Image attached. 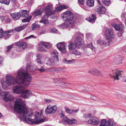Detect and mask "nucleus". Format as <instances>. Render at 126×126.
Here are the masks:
<instances>
[{
  "label": "nucleus",
  "instance_id": "25",
  "mask_svg": "<svg viewBox=\"0 0 126 126\" xmlns=\"http://www.w3.org/2000/svg\"><path fill=\"white\" fill-rule=\"evenodd\" d=\"M63 62L64 63L71 64L74 63L75 61L74 60H67L66 59L64 58L63 60Z\"/></svg>",
  "mask_w": 126,
  "mask_h": 126
},
{
  "label": "nucleus",
  "instance_id": "11",
  "mask_svg": "<svg viewBox=\"0 0 126 126\" xmlns=\"http://www.w3.org/2000/svg\"><path fill=\"white\" fill-rule=\"evenodd\" d=\"M9 94L8 92L6 91L4 92L1 90L0 91V98H3V99L6 102H8L10 100L9 97L8 96Z\"/></svg>",
  "mask_w": 126,
  "mask_h": 126
},
{
  "label": "nucleus",
  "instance_id": "21",
  "mask_svg": "<svg viewBox=\"0 0 126 126\" xmlns=\"http://www.w3.org/2000/svg\"><path fill=\"white\" fill-rule=\"evenodd\" d=\"M16 45L21 49H24L26 47V43L24 42H18L16 43Z\"/></svg>",
  "mask_w": 126,
  "mask_h": 126
},
{
  "label": "nucleus",
  "instance_id": "15",
  "mask_svg": "<svg viewBox=\"0 0 126 126\" xmlns=\"http://www.w3.org/2000/svg\"><path fill=\"white\" fill-rule=\"evenodd\" d=\"M21 96L24 98H29L30 96H31L32 94V93L29 90H26L22 92Z\"/></svg>",
  "mask_w": 126,
  "mask_h": 126
},
{
  "label": "nucleus",
  "instance_id": "30",
  "mask_svg": "<svg viewBox=\"0 0 126 126\" xmlns=\"http://www.w3.org/2000/svg\"><path fill=\"white\" fill-rule=\"evenodd\" d=\"M94 1L93 0H88L86 1V4L90 7H91L93 6Z\"/></svg>",
  "mask_w": 126,
  "mask_h": 126
},
{
  "label": "nucleus",
  "instance_id": "24",
  "mask_svg": "<svg viewBox=\"0 0 126 126\" xmlns=\"http://www.w3.org/2000/svg\"><path fill=\"white\" fill-rule=\"evenodd\" d=\"M76 44L74 43H70L68 46L69 50H71L74 49H75L77 46Z\"/></svg>",
  "mask_w": 126,
  "mask_h": 126
},
{
  "label": "nucleus",
  "instance_id": "18",
  "mask_svg": "<svg viewBox=\"0 0 126 126\" xmlns=\"http://www.w3.org/2000/svg\"><path fill=\"white\" fill-rule=\"evenodd\" d=\"M10 16L14 20L18 19L21 16L20 13L19 12H15L11 14Z\"/></svg>",
  "mask_w": 126,
  "mask_h": 126
},
{
  "label": "nucleus",
  "instance_id": "34",
  "mask_svg": "<svg viewBox=\"0 0 126 126\" xmlns=\"http://www.w3.org/2000/svg\"><path fill=\"white\" fill-rule=\"evenodd\" d=\"M72 53L73 54L76 55H80L81 54V53L80 52L76 49L72 51Z\"/></svg>",
  "mask_w": 126,
  "mask_h": 126
},
{
  "label": "nucleus",
  "instance_id": "58",
  "mask_svg": "<svg viewBox=\"0 0 126 126\" xmlns=\"http://www.w3.org/2000/svg\"><path fill=\"white\" fill-rule=\"evenodd\" d=\"M35 37L33 35H32L29 36V37H25V39H29L31 38H33Z\"/></svg>",
  "mask_w": 126,
  "mask_h": 126
},
{
  "label": "nucleus",
  "instance_id": "10",
  "mask_svg": "<svg viewBox=\"0 0 126 126\" xmlns=\"http://www.w3.org/2000/svg\"><path fill=\"white\" fill-rule=\"evenodd\" d=\"M77 121L75 119H70L67 117H65L63 119L62 122L64 125L66 124H76Z\"/></svg>",
  "mask_w": 126,
  "mask_h": 126
},
{
  "label": "nucleus",
  "instance_id": "57",
  "mask_svg": "<svg viewBox=\"0 0 126 126\" xmlns=\"http://www.w3.org/2000/svg\"><path fill=\"white\" fill-rule=\"evenodd\" d=\"M65 71V69L63 68H59L58 69V72H59L60 71L61 72H64Z\"/></svg>",
  "mask_w": 126,
  "mask_h": 126
},
{
  "label": "nucleus",
  "instance_id": "32",
  "mask_svg": "<svg viewBox=\"0 0 126 126\" xmlns=\"http://www.w3.org/2000/svg\"><path fill=\"white\" fill-rule=\"evenodd\" d=\"M32 29L33 30H34L37 28H40V26L39 25L34 23L32 25Z\"/></svg>",
  "mask_w": 126,
  "mask_h": 126
},
{
  "label": "nucleus",
  "instance_id": "64",
  "mask_svg": "<svg viewBox=\"0 0 126 126\" xmlns=\"http://www.w3.org/2000/svg\"><path fill=\"white\" fill-rule=\"evenodd\" d=\"M45 101L46 102H51V100H49L48 99H45Z\"/></svg>",
  "mask_w": 126,
  "mask_h": 126
},
{
  "label": "nucleus",
  "instance_id": "36",
  "mask_svg": "<svg viewBox=\"0 0 126 126\" xmlns=\"http://www.w3.org/2000/svg\"><path fill=\"white\" fill-rule=\"evenodd\" d=\"M95 42L97 44H99L100 45H102L104 44L105 42L104 41H102L101 40H99L97 41H96Z\"/></svg>",
  "mask_w": 126,
  "mask_h": 126
},
{
  "label": "nucleus",
  "instance_id": "53",
  "mask_svg": "<svg viewBox=\"0 0 126 126\" xmlns=\"http://www.w3.org/2000/svg\"><path fill=\"white\" fill-rule=\"evenodd\" d=\"M110 122L111 123V126H116V125L114 122H112V121H110Z\"/></svg>",
  "mask_w": 126,
  "mask_h": 126
},
{
  "label": "nucleus",
  "instance_id": "9",
  "mask_svg": "<svg viewBox=\"0 0 126 126\" xmlns=\"http://www.w3.org/2000/svg\"><path fill=\"white\" fill-rule=\"evenodd\" d=\"M66 44L65 43L61 42L58 43L57 47L58 49L63 53H66L67 51L65 48Z\"/></svg>",
  "mask_w": 126,
  "mask_h": 126
},
{
  "label": "nucleus",
  "instance_id": "60",
  "mask_svg": "<svg viewBox=\"0 0 126 126\" xmlns=\"http://www.w3.org/2000/svg\"><path fill=\"white\" fill-rule=\"evenodd\" d=\"M61 7L62 10L63 9H65L67 8L66 6L64 5H61Z\"/></svg>",
  "mask_w": 126,
  "mask_h": 126
},
{
  "label": "nucleus",
  "instance_id": "13",
  "mask_svg": "<svg viewBox=\"0 0 126 126\" xmlns=\"http://www.w3.org/2000/svg\"><path fill=\"white\" fill-rule=\"evenodd\" d=\"M112 26L116 31H123L124 28V26L122 24H117L116 23H113L112 24Z\"/></svg>",
  "mask_w": 126,
  "mask_h": 126
},
{
  "label": "nucleus",
  "instance_id": "12",
  "mask_svg": "<svg viewBox=\"0 0 126 126\" xmlns=\"http://www.w3.org/2000/svg\"><path fill=\"white\" fill-rule=\"evenodd\" d=\"M24 87L22 85L16 86L13 88V92L14 93L19 94L22 93L24 89Z\"/></svg>",
  "mask_w": 126,
  "mask_h": 126
},
{
  "label": "nucleus",
  "instance_id": "33",
  "mask_svg": "<svg viewBox=\"0 0 126 126\" xmlns=\"http://www.w3.org/2000/svg\"><path fill=\"white\" fill-rule=\"evenodd\" d=\"M102 2L107 6H108L110 4V0H101Z\"/></svg>",
  "mask_w": 126,
  "mask_h": 126
},
{
  "label": "nucleus",
  "instance_id": "50",
  "mask_svg": "<svg viewBox=\"0 0 126 126\" xmlns=\"http://www.w3.org/2000/svg\"><path fill=\"white\" fill-rule=\"evenodd\" d=\"M12 47L13 46L12 45H10V46H8L7 47V50H6V51L7 52H8L9 50L12 48Z\"/></svg>",
  "mask_w": 126,
  "mask_h": 126
},
{
  "label": "nucleus",
  "instance_id": "49",
  "mask_svg": "<svg viewBox=\"0 0 126 126\" xmlns=\"http://www.w3.org/2000/svg\"><path fill=\"white\" fill-rule=\"evenodd\" d=\"M50 30L52 32L54 33H56L57 30L56 28L54 27L51 28Z\"/></svg>",
  "mask_w": 126,
  "mask_h": 126
},
{
  "label": "nucleus",
  "instance_id": "38",
  "mask_svg": "<svg viewBox=\"0 0 126 126\" xmlns=\"http://www.w3.org/2000/svg\"><path fill=\"white\" fill-rule=\"evenodd\" d=\"M65 109L66 112L67 113L70 114H71L73 113V111L71 109L68 108L67 107H65Z\"/></svg>",
  "mask_w": 126,
  "mask_h": 126
},
{
  "label": "nucleus",
  "instance_id": "16",
  "mask_svg": "<svg viewBox=\"0 0 126 126\" xmlns=\"http://www.w3.org/2000/svg\"><path fill=\"white\" fill-rule=\"evenodd\" d=\"M13 31V30H12L5 31L3 33L2 37L5 40L9 38L11 36V34L10 33L12 32Z\"/></svg>",
  "mask_w": 126,
  "mask_h": 126
},
{
  "label": "nucleus",
  "instance_id": "3",
  "mask_svg": "<svg viewBox=\"0 0 126 126\" xmlns=\"http://www.w3.org/2000/svg\"><path fill=\"white\" fill-rule=\"evenodd\" d=\"M62 17L65 22L61 26L63 28L70 27L73 26V23L74 15L71 11L65 12L62 14Z\"/></svg>",
  "mask_w": 126,
  "mask_h": 126
},
{
  "label": "nucleus",
  "instance_id": "42",
  "mask_svg": "<svg viewBox=\"0 0 126 126\" xmlns=\"http://www.w3.org/2000/svg\"><path fill=\"white\" fill-rule=\"evenodd\" d=\"M31 17L25 18L22 20V22H29L30 21Z\"/></svg>",
  "mask_w": 126,
  "mask_h": 126
},
{
  "label": "nucleus",
  "instance_id": "47",
  "mask_svg": "<svg viewBox=\"0 0 126 126\" xmlns=\"http://www.w3.org/2000/svg\"><path fill=\"white\" fill-rule=\"evenodd\" d=\"M87 47H88L92 49L93 48V46L92 43H91L90 44H87Z\"/></svg>",
  "mask_w": 126,
  "mask_h": 126
},
{
  "label": "nucleus",
  "instance_id": "23",
  "mask_svg": "<svg viewBox=\"0 0 126 126\" xmlns=\"http://www.w3.org/2000/svg\"><path fill=\"white\" fill-rule=\"evenodd\" d=\"M29 11L27 10H21V16L25 17H27L29 16Z\"/></svg>",
  "mask_w": 126,
  "mask_h": 126
},
{
  "label": "nucleus",
  "instance_id": "44",
  "mask_svg": "<svg viewBox=\"0 0 126 126\" xmlns=\"http://www.w3.org/2000/svg\"><path fill=\"white\" fill-rule=\"evenodd\" d=\"M95 70L94 74H95L97 75H101V72L98 70L94 69Z\"/></svg>",
  "mask_w": 126,
  "mask_h": 126
},
{
  "label": "nucleus",
  "instance_id": "43",
  "mask_svg": "<svg viewBox=\"0 0 126 126\" xmlns=\"http://www.w3.org/2000/svg\"><path fill=\"white\" fill-rule=\"evenodd\" d=\"M3 82H2V87L5 90H7L8 89V87L7 85H5V84H4V83Z\"/></svg>",
  "mask_w": 126,
  "mask_h": 126
},
{
  "label": "nucleus",
  "instance_id": "26",
  "mask_svg": "<svg viewBox=\"0 0 126 126\" xmlns=\"http://www.w3.org/2000/svg\"><path fill=\"white\" fill-rule=\"evenodd\" d=\"M87 19H86V20H88L90 22H94L96 19L95 15H92L89 17V18H87Z\"/></svg>",
  "mask_w": 126,
  "mask_h": 126
},
{
  "label": "nucleus",
  "instance_id": "39",
  "mask_svg": "<svg viewBox=\"0 0 126 126\" xmlns=\"http://www.w3.org/2000/svg\"><path fill=\"white\" fill-rule=\"evenodd\" d=\"M53 54L54 55L53 56L54 57L55 59H57V61H58L59 59H58V53L57 52H54L53 53Z\"/></svg>",
  "mask_w": 126,
  "mask_h": 126
},
{
  "label": "nucleus",
  "instance_id": "61",
  "mask_svg": "<svg viewBox=\"0 0 126 126\" xmlns=\"http://www.w3.org/2000/svg\"><path fill=\"white\" fill-rule=\"evenodd\" d=\"M78 1L81 4H83L84 0H78Z\"/></svg>",
  "mask_w": 126,
  "mask_h": 126
},
{
  "label": "nucleus",
  "instance_id": "17",
  "mask_svg": "<svg viewBox=\"0 0 126 126\" xmlns=\"http://www.w3.org/2000/svg\"><path fill=\"white\" fill-rule=\"evenodd\" d=\"M123 71H121L117 70L115 73V74L116 75V76H115L114 75H112L110 74V76H111L112 78L114 79V80H119V78L118 77L121 76L122 74L121 72H122Z\"/></svg>",
  "mask_w": 126,
  "mask_h": 126
},
{
  "label": "nucleus",
  "instance_id": "37",
  "mask_svg": "<svg viewBox=\"0 0 126 126\" xmlns=\"http://www.w3.org/2000/svg\"><path fill=\"white\" fill-rule=\"evenodd\" d=\"M91 116V114H84L83 117L85 119H87L89 118Z\"/></svg>",
  "mask_w": 126,
  "mask_h": 126
},
{
  "label": "nucleus",
  "instance_id": "46",
  "mask_svg": "<svg viewBox=\"0 0 126 126\" xmlns=\"http://www.w3.org/2000/svg\"><path fill=\"white\" fill-rule=\"evenodd\" d=\"M32 2L31 0H28L26 3V5L27 6H30L31 5Z\"/></svg>",
  "mask_w": 126,
  "mask_h": 126
},
{
  "label": "nucleus",
  "instance_id": "59",
  "mask_svg": "<svg viewBox=\"0 0 126 126\" xmlns=\"http://www.w3.org/2000/svg\"><path fill=\"white\" fill-rule=\"evenodd\" d=\"M126 14L125 13H123L121 15V17L122 18H123L124 17H125V18H126Z\"/></svg>",
  "mask_w": 126,
  "mask_h": 126
},
{
  "label": "nucleus",
  "instance_id": "22",
  "mask_svg": "<svg viewBox=\"0 0 126 126\" xmlns=\"http://www.w3.org/2000/svg\"><path fill=\"white\" fill-rule=\"evenodd\" d=\"M123 59V58L121 56H117L114 60V64H117L118 63H121Z\"/></svg>",
  "mask_w": 126,
  "mask_h": 126
},
{
  "label": "nucleus",
  "instance_id": "28",
  "mask_svg": "<svg viewBox=\"0 0 126 126\" xmlns=\"http://www.w3.org/2000/svg\"><path fill=\"white\" fill-rule=\"evenodd\" d=\"M27 24H25L19 27L15 28L14 29V30L17 32H20L26 28L27 26Z\"/></svg>",
  "mask_w": 126,
  "mask_h": 126
},
{
  "label": "nucleus",
  "instance_id": "54",
  "mask_svg": "<svg viewBox=\"0 0 126 126\" xmlns=\"http://www.w3.org/2000/svg\"><path fill=\"white\" fill-rule=\"evenodd\" d=\"M3 32V31L2 29H0V38L2 37Z\"/></svg>",
  "mask_w": 126,
  "mask_h": 126
},
{
  "label": "nucleus",
  "instance_id": "8",
  "mask_svg": "<svg viewBox=\"0 0 126 126\" xmlns=\"http://www.w3.org/2000/svg\"><path fill=\"white\" fill-rule=\"evenodd\" d=\"M98 4L95 8V11L98 14H104L106 12L105 7L101 3Z\"/></svg>",
  "mask_w": 126,
  "mask_h": 126
},
{
  "label": "nucleus",
  "instance_id": "14",
  "mask_svg": "<svg viewBox=\"0 0 126 126\" xmlns=\"http://www.w3.org/2000/svg\"><path fill=\"white\" fill-rule=\"evenodd\" d=\"M89 124L93 125H97L100 123L99 119L95 116L92 117L88 121Z\"/></svg>",
  "mask_w": 126,
  "mask_h": 126
},
{
  "label": "nucleus",
  "instance_id": "52",
  "mask_svg": "<svg viewBox=\"0 0 126 126\" xmlns=\"http://www.w3.org/2000/svg\"><path fill=\"white\" fill-rule=\"evenodd\" d=\"M91 99L94 100H96L97 99V97L95 96L92 95L91 96Z\"/></svg>",
  "mask_w": 126,
  "mask_h": 126
},
{
  "label": "nucleus",
  "instance_id": "41",
  "mask_svg": "<svg viewBox=\"0 0 126 126\" xmlns=\"http://www.w3.org/2000/svg\"><path fill=\"white\" fill-rule=\"evenodd\" d=\"M39 22L40 23L43 22L45 24H46L48 23L49 22L48 20L47 19H46L44 20H42L40 21Z\"/></svg>",
  "mask_w": 126,
  "mask_h": 126
},
{
  "label": "nucleus",
  "instance_id": "6",
  "mask_svg": "<svg viewBox=\"0 0 126 126\" xmlns=\"http://www.w3.org/2000/svg\"><path fill=\"white\" fill-rule=\"evenodd\" d=\"M45 11L46 16L47 17L55 14L56 12L55 10H53L52 6L51 4L48 5L45 8Z\"/></svg>",
  "mask_w": 126,
  "mask_h": 126
},
{
  "label": "nucleus",
  "instance_id": "19",
  "mask_svg": "<svg viewBox=\"0 0 126 126\" xmlns=\"http://www.w3.org/2000/svg\"><path fill=\"white\" fill-rule=\"evenodd\" d=\"M111 123L110 121H107L105 119H102L101 120V122L99 126H111Z\"/></svg>",
  "mask_w": 126,
  "mask_h": 126
},
{
  "label": "nucleus",
  "instance_id": "20",
  "mask_svg": "<svg viewBox=\"0 0 126 126\" xmlns=\"http://www.w3.org/2000/svg\"><path fill=\"white\" fill-rule=\"evenodd\" d=\"M74 41L76 43V45L78 47L81 46L83 42L82 39L79 36L76 38Z\"/></svg>",
  "mask_w": 126,
  "mask_h": 126
},
{
  "label": "nucleus",
  "instance_id": "31",
  "mask_svg": "<svg viewBox=\"0 0 126 126\" xmlns=\"http://www.w3.org/2000/svg\"><path fill=\"white\" fill-rule=\"evenodd\" d=\"M10 2V0H0V2L7 5H8Z\"/></svg>",
  "mask_w": 126,
  "mask_h": 126
},
{
  "label": "nucleus",
  "instance_id": "63",
  "mask_svg": "<svg viewBox=\"0 0 126 126\" xmlns=\"http://www.w3.org/2000/svg\"><path fill=\"white\" fill-rule=\"evenodd\" d=\"M41 18L42 19V20H44L46 19V17L45 15H44L42 16Z\"/></svg>",
  "mask_w": 126,
  "mask_h": 126
},
{
  "label": "nucleus",
  "instance_id": "56",
  "mask_svg": "<svg viewBox=\"0 0 126 126\" xmlns=\"http://www.w3.org/2000/svg\"><path fill=\"white\" fill-rule=\"evenodd\" d=\"M38 50L39 51H42L43 50H45L44 49V47H39L38 48Z\"/></svg>",
  "mask_w": 126,
  "mask_h": 126
},
{
  "label": "nucleus",
  "instance_id": "45",
  "mask_svg": "<svg viewBox=\"0 0 126 126\" xmlns=\"http://www.w3.org/2000/svg\"><path fill=\"white\" fill-rule=\"evenodd\" d=\"M92 34L90 33H88L86 34V37L87 39L90 38V40H92L91 36Z\"/></svg>",
  "mask_w": 126,
  "mask_h": 126
},
{
  "label": "nucleus",
  "instance_id": "48",
  "mask_svg": "<svg viewBox=\"0 0 126 126\" xmlns=\"http://www.w3.org/2000/svg\"><path fill=\"white\" fill-rule=\"evenodd\" d=\"M95 71L94 69H91L88 71V72L90 73L94 74Z\"/></svg>",
  "mask_w": 126,
  "mask_h": 126
},
{
  "label": "nucleus",
  "instance_id": "51",
  "mask_svg": "<svg viewBox=\"0 0 126 126\" xmlns=\"http://www.w3.org/2000/svg\"><path fill=\"white\" fill-rule=\"evenodd\" d=\"M56 11L57 12H59L62 10V8L61 6H60L57 7L56 9Z\"/></svg>",
  "mask_w": 126,
  "mask_h": 126
},
{
  "label": "nucleus",
  "instance_id": "62",
  "mask_svg": "<svg viewBox=\"0 0 126 126\" xmlns=\"http://www.w3.org/2000/svg\"><path fill=\"white\" fill-rule=\"evenodd\" d=\"M108 41L107 42L105 43V45L106 46H109L110 44L109 42L110 41Z\"/></svg>",
  "mask_w": 126,
  "mask_h": 126
},
{
  "label": "nucleus",
  "instance_id": "40",
  "mask_svg": "<svg viewBox=\"0 0 126 126\" xmlns=\"http://www.w3.org/2000/svg\"><path fill=\"white\" fill-rule=\"evenodd\" d=\"M38 70L41 73L44 72L46 70L42 66H41L40 68H38Z\"/></svg>",
  "mask_w": 126,
  "mask_h": 126
},
{
  "label": "nucleus",
  "instance_id": "5",
  "mask_svg": "<svg viewBox=\"0 0 126 126\" xmlns=\"http://www.w3.org/2000/svg\"><path fill=\"white\" fill-rule=\"evenodd\" d=\"M113 31V30L111 28L107 29L106 30L105 34L107 39L108 41H111L114 37V35Z\"/></svg>",
  "mask_w": 126,
  "mask_h": 126
},
{
  "label": "nucleus",
  "instance_id": "27",
  "mask_svg": "<svg viewBox=\"0 0 126 126\" xmlns=\"http://www.w3.org/2000/svg\"><path fill=\"white\" fill-rule=\"evenodd\" d=\"M41 55L40 54H37V59L36 61L39 64H42L43 63L41 60L42 59Z\"/></svg>",
  "mask_w": 126,
  "mask_h": 126
},
{
  "label": "nucleus",
  "instance_id": "1",
  "mask_svg": "<svg viewBox=\"0 0 126 126\" xmlns=\"http://www.w3.org/2000/svg\"><path fill=\"white\" fill-rule=\"evenodd\" d=\"M14 110L17 113L21 114L19 116L20 119L29 124H38L45 121L43 118H41V113L38 112H35V118H30L32 115V110L31 108H26V105L22 100L17 99L15 102Z\"/></svg>",
  "mask_w": 126,
  "mask_h": 126
},
{
  "label": "nucleus",
  "instance_id": "29",
  "mask_svg": "<svg viewBox=\"0 0 126 126\" xmlns=\"http://www.w3.org/2000/svg\"><path fill=\"white\" fill-rule=\"evenodd\" d=\"M42 14L40 9H39L32 13V15L34 16H38Z\"/></svg>",
  "mask_w": 126,
  "mask_h": 126
},
{
  "label": "nucleus",
  "instance_id": "2",
  "mask_svg": "<svg viewBox=\"0 0 126 126\" xmlns=\"http://www.w3.org/2000/svg\"><path fill=\"white\" fill-rule=\"evenodd\" d=\"M5 83L8 85H13L16 83L19 85L22 84L27 86L31 80L32 77L28 73H24L21 71H19L18 73L16 79L10 75H7Z\"/></svg>",
  "mask_w": 126,
  "mask_h": 126
},
{
  "label": "nucleus",
  "instance_id": "4",
  "mask_svg": "<svg viewBox=\"0 0 126 126\" xmlns=\"http://www.w3.org/2000/svg\"><path fill=\"white\" fill-rule=\"evenodd\" d=\"M32 58V56L31 55L30 53H29L26 55L25 59L27 63L26 65V69L29 72H34L35 71L34 69L33 68L32 66L31 65V61Z\"/></svg>",
  "mask_w": 126,
  "mask_h": 126
},
{
  "label": "nucleus",
  "instance_id": "55",
  "mask_svg": "<svg viewBox=\"0 0 126 126\" xmlns=\"http://www.w3.org/2000/svg\"><path fill=\"white\" fill-rule=\"evenodd\" d=\"M123 31H120L118 33V36L119 37L121 36L122 34L123 33Z\"/></svg>",
  "mask_w": 126,
  "mask_h": 126
},
{
  "label": "nucleus",
  "instance_id": "7",
  "mask_svg": "<svg viewBox=\"0 0 126 126\" xmlns=\"http://www.w3.org/2000/svg\"><path fill=\"white\" fill-rule=\"evenodd\" d=\"M57 109V107L56 106H51L49 105L46 109L45 112L46 114H53L55 113Z\"/></svg>",
  "mask_w": 126,
  "mask_h": 126
},
{
  "label": "nucleus",
  "instance_id": "35",
  "mask_svg": "<svg viewBox=\"0 0 126 126\" xmlns=\"http://www.w3.org/2000/svg\"><path fill=\"white\" fill-rule=\"evenodd\" d=\"M42 45L44 46H45L46 48L48 49L50 47V45L47 43L44 42L42 43Z\"/></svg>",
  "mask_w": 126,
  "mask_h": 126
}]
</instances>
